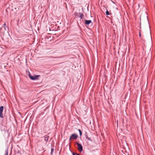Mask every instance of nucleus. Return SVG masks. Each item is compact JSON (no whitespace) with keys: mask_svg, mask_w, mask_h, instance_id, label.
<instances>
[{"mask_svg":"<svg viewBox=\"0 0 155 155\" xmlns=\"http://www.w3.org/2000/svg\"><path fill=\"white\" fill-rule=\"evenodd\" d=\"M29 77H30V79L32 80H35L38 79V78L40 76V75H35L34 76H32L30 75V73H29L28 74Z\"/></svg>","mask_w":155,"mask_h":155,"instance_id":"nucleus-1","label":"nucleus"},{"mask_svg":"<svg viewBox=\"0 0 155 155\" xmlns=\"http://www.w3.org/2000/svg\"><path fill=\"white\" fill-rule=\"evenodd\" d=\"M78 137V136L77 134H73L70 136L69 140H71L73 139H76Z\"/></svg>","mask_w":155,"mask_h":155,"instance_id":"nucleus-2","label":"nucleus"},{"mask_svg":"<svg viewBox=\"0 0 155 155\" xmlns=\"http://www.w3.org/2000/svg\"><path fill=\"white\" fill-rule=\"evenodd\" d=\"M77 144L78 145V149L80 152L82 151L83 150V147L81 144L78 142H77Z\"/></svg>","mask_w":155,"mask_h":155,"instance_id":"nucleus-3","label":"nucleus"},{"mask_svg":"<svg viewBox=\"0 0 155 155\" xmlns=\"http://www.w3.org/2000/svg\"><path fill=\"white\" fill-rule=\"evenodd\" d=\"M4 109V107L3 106L0 107V117L2 118H3V115L2 114V112Z\"/></svg>","mask_w":155,"mask_h":155,"instance_id":"nucleus-4","label":"nucleus"},{"mask_svg":"<svg viewBox=\"0 0 155 155\" xmlns=\"http://www.w3.org/2000/svg\"><path fill=\"white\" fill-rule=\"evenodd\" d=\"M91 22V20H85V24L87 25H88Z\"/></svg>","mask_w":155,"mask_h":155,"instance_id":"nucleus-5","label":"nucleus"},{"mask_svg":"<svg viewBox=\"0 0 155 155\" xmlns=\"http://www.w3.org/2000/svg\"><path fill=\"white\" fill-rule=\"evenodd\" d=\"M85 137L87 139V140H88V141H92V140L87 135H85Z\"/></svg>","mask_w":155,"mask_h":155,"instance_id":"nucleus-6","label":"nucleus"},{"mask_svg":"<svg viewBox=\"0 0 155 155\" xmlns=\"http://www.w3.org/2000/svg\"><path fill=\"white\" fill-rule=\"evenodd\" d=\"M45 140L46 141H47L48 140V139H49V136H48L47 135H46L45 136Z\"/></svg>","mask_w":155,"mask_h":155,"instance_id":"nucleus-7","label":"nucleus"},{"mask_svg":"<svg viewBox=\"0 0 155 155\" xmlns=\"http://www.w3.org/2000/svg\"><path fill=\"white\" fill-rule=\"evenodd\" d=\"M79 14L80 15V17L81 18H82L84 17V15L83 13H80Z\"/></svg>","mask_w":155,"mask_h":155,"instance_id":"nucleus-8","label":"nucleus"},{"mask_svg":"<svg viewBox=\"0 0 155 155\" xmlns=\"http://www.w3.org/2000/svg\"><path fill=\"white\" fill-rule=\"evenodd\" d=\"M78 131L79 132L80 135H81L82 134V132H81V130H80L79 129V130H78Z\"/></svg>","mask_w":155,"mask_h":155,"instance_id":"nucleus-9","label":"nucleus"},{"mask_svg":"<svg viewBox=\"0 0 155 155\" xmlns=\"http://www.w3.org/2000/svg\"><path fill=\"white\" fill-rule=\"evenodd\" d=\"M54 150V149L53 148H52L51 149V154H52V155L53 154L52 152Z\"/></svg>","mask_w":155,"mask_h":155,"instance_id":"nucleus-10","label":"nucleus"},{"mask_svg":"<svg viewBox=\"0 0 155 155\" xmlns=\"http://www.w3.org/2000/svg\"><path fill=\"white\" fill-rule=\"evenodd\" d=\"M106 14L107 15H109V13L107 10L106 12Z\"/></svg>","mask_w":155,"mask_h":155,"instance_id":"nucleus-11","label":"nucleus"},{"mask_svg":"<svg viewBox=\"0 0 155 155\" xmlns=\"http://www.w3.org/2000/svg\"><path fill=\"white\" fill-rule=\"evenodd\" d=\"M73 155H80L79 154H78L76 153H73Z\"/></svg>","mask_w":155,"mask_h":155,"instance_id":"nucleus-12","label":"nucleus"},{"mask_svg":"<svg viewBox=\"0 0 155 155\" xmlns=\"http://www.w3.org/2000/svg\"><path fill=\"white\" fill-rule=\"evenodd\" d=\"M5 155H8V153H6Z\"/></svg>","mask_w":155,"mask_h":155,"instance_id":"nucleus-13","label":"nucleus"},{"mask_svg":"<svg viewBox=\"0 0 155 155\" xmlns=\"http://www.w3.org/2000/svg\"><path fill=\"white\" fill-rule=\"evenodd\" d=\"M139 36L140 37L141 36V35L140 32L139 33Z\"/></svg>","mask_w":155,"mask_h":155,"instance_id":"nucleus-14","label":"nucleus"}]
</instances>
